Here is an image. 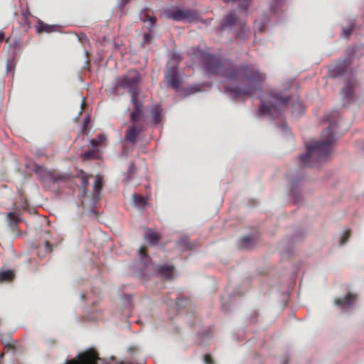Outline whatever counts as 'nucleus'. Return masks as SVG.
<instances>
[{"label":"nucleus","instance_id":"1","mask_svg":"<svg viewBox=\"0 0 364 364\" xmlns=\"http://www.w3.org/2000/svg\"><path fill=\"white\" fill-rule=\"evenodd\" d=\"M206 71L211 75H221L230 80L244 81L248 84L243 87L228 88L235 97H252L255 92L262 90V86L266 80V75L262 73L252 65L243 64L233 65L230 61H223L214 55L204 54L199 51Z\"/></svg>","mask_w":364,"mask_h":364},{"label":"nucleus","instance_id":"2","mask_svg":"<svg viewBox=\"0 0 364 364\" xmlns=\"http://www.w3.org/2000/svg\"><path fill=\"white\" fill-rule=\"evenodd\" d=\"M336 123L330 122L328 127L322 132L321 141H314L306 145V154L300 156V161L304 166H314L328 158L336 141Z\"/></svg>","mask_w":364,"mask_h":364},{"label":"nucleus","instance_id":"3","mask_svg":"<svg viewBox=\"0 0 364 364\" xmlns=\"http://www.w3.org/2000/svg\"><path fill=\"white\" fill-rule=\"evenodd\" d=\"M289 98L281 96L278 93H270L267 100H262L259 111L261 115L268 114L272 119L280 115L282 111L286 107Z\"/></svg>","mask_w":364,"mask_h":364},{"label":"nucleus","instance_id":"4","mask_svg":"<svg viewBox=\"0 0 364 364\" xmlns=\"http://www.w3.org/2000/svg\"><path fill=\"white\" fill-rule=\"evenodd\" d=\"M141 77L136 70H129L123 76L117 78L116 86L124 89H127L132 97H138L139 90L138 84L141 81Z\"/></svg>","mask_w":364,"mask_h":364},{"label":"nucleus","instance_id":"5","mask_svg":"<svg viewBox=\"0 0 364 364\" xmlns=\"http://www.w3.org/2000/svg\"><path fill=\"white\" fill-rule=\"evenodd\" d=\"M167 18L176 21H194L198 18V13L191 9H181L178 7H173L164 11Z\"/></svg>","mask_w":364,"mask_h":364},{"label":"nucleus","instance_id":"6","mask_svg":"<svg viewBox=\"0 0 364 364\" xmlns=\"http://www.w3.org/2000/svg\"><path fill=\"white\" fill-rule=\"evenodd\" d=\"M131 102L133 105V109L129 114L132 124H145L146 117L144 114V105L139 101L138 97H132Z\"/></svg>","mask_w":364,"mask_h":364},{"label":"nucleus","instance_id":"7","mask_svg":"<svg viewBox=\"0 0 364 364\" xmlns=\"http://www.w3.org/2000/svg\"><path fill=\"white\" fill-rule=\"evenodd\" d=\"M165 80L168 86L173 87L176 90L179 89L181 81L178 75V68L176 65L167 68L165 72Z\"/></svg>","mask_w":364,"mask_h":364},{"label":"nucleus","instance_id":"8","mask_svg":"<svg viewBox=\"0 0 364 364\" xmlns=\"http://www.w3.org/2000/svg\"><path fill=\"white\" fill-rule=\"evenodd\" d=\"M145 130V124H132L131 125L128 126L125 132V140L132 144H135L139 134L144 132Z\"/></svg>","mask_w":364,"mask_h":364},{"label":"nucleus","instance_id":"9","mask_svg":"<svg viewBox=\"0 0 364 364\" xmlns=\"http://www.w3.org/2000/svg\"><path fill=\"white\" fill-rule=\"evenodd\" d=\"M355 85V80L352 78L346 82L345 87L342 89L341 92L345 105L349 104L353 100V92Z\"/></svg>","mask_w":364,"mask_h":364},{"label":"nucleus","instance_id":"10","mask_svg":"<svg viewBox=\"0 0 364 364\" xmlns=\"http://www.w3.org/2000/svg\"><path fill=\"white\" fill-rule=\"evenodd\" d=\"M355 299V294H348L343 299H336L335 300V304L343 309H347L353 305Z\"/></svg>","mask_w":364,"mask_h":364},{"label":"nucleus","instance_id":"11","mask_svg":"<svg viewBox=\"0 0 364 364\" xmlns=\"http://www.w3.org/2000/svg\"><path fill=\"white\" fill-rule=\"evenodd\" d=\"M144 240H146L150 245L155 246L161 240V235L155 230L147 228L144 234Z\"/></svg>","mask_w":364,"mask_h":364},{"label":"nucleus","instance_id":"12","mask_svg":"<svg viewBox=\"0 0 364 364\" xmlns=\"http://www.w3.org/2000/svg\"><path fill=\"white\" fill-rule=\"evenodd\" d=\"M346 61L339 62L336 65L331 67L329 70V75L331 77H336L343 75L348 68Z\"/></svg>","mask_w":364,"mask_h":364},{"label":"nucleus","instance_id":"13","mask_svg":"<svg viewBox=\"0 0 364 364\" xmlns=\"http://www.w3.org/2000/svg\"><path fill=\"white\" fill-rule=\"evenodd\" d=\"M238 18L234 12H231L225 16L220 24V30L228 27H232L237 24Z\"/></svg>","mask_w":364,"mask_h":364},{"label":"nucleus","instance_id":"14","mask_svg":"<svg viewBox=\"0 0 364 364\" xmlns=\"http://www.w3.org/2000/svg\"><path fill=\"white\" fill-rule=\"evenodd\" d=\"M174 267L172 265L161 264L158 266V273L166 279H171L173 278Z\"/></svg>","mask_w":364,"mask_h":364},{"label":"nucleus","instance_id":"15","mask_svg":"<svg viewBox=\"0 0 364 364\" xmlns=\"http://www.w3.org/2000/svg\"><path fill=\"white\" fill-rule=\"evenodd\" d=\"M103 187L102 178L100 176H96L95 184L93 187V193L92 198L95 201H97L100 199V191H102Z\"/></svg>","mask_w":364,"mask_h":364},{"label":"nucleus","instance_id":"16","mask_svg":"<svg viewBox=\"0 0 364 364\" xmlns=\"http://www.w3.org/2000/svg\"><path fill=\"white\" fill-rule=\"evenodd\" d=\"M43 250L40 245L37 247V255L41 259L44 258L47 254L50 253L53 251V245L50 244L49 241L47 239H45L43 241Z\"/></svg>","mask_w":364,"mask_h":364},{"label":"nucleus","instance_id":"17","mask_svg":"<svg viewBox=\"0 0 364 364\" xmlns=\"http://www.w3.org/2000/svg\"><path fill=\"white\" fill-rule=\"evenodd\" d=\"M36 31L38 33H52L55 31V26L53 25H48L42 21L39 20L36 26Z\"/></svg>","mask_w":364,"mask_h":364},{"label":"nucleus","instance_id":"18","mask_svg":"<svg viewBox=\"0 0 364 364\" xmlns=\"http://www.w3.org/2000/svg\"><path fill=\"white\" fill-rule=\"evenodd\" d=\"M151 116L152 119V122L154 124H158L160 122L161 119V108L160 105H155L151 111Z\"/></svg>","mask_w":364,"mask_h":364},{"label":"nucleus","instance_id":"19","mask_svg":"<svg viewBox=\"0 0 364 364\" xmlns=\"http://www.w3.org/2000/svg\"><path fill=\"white\" fill-rule=\"evenodd\" d=\"M107 139L105 134H98L96 138L90 140V144L94 149H97L99 146L102 145Z\"/></svg>","mask_w":364,"mask_h":364},{"label":"nucleus","instance_id":"20","mask_svg":"<svg viewBox=\"0 0 364 364\" xmlns=\"http://www.w3.org/2000/svg\"><path fill=\"white\" fill-rule=\"evenodd\" d=\"M140 18L143 21L149 22V28H148L150 31H151L152 28L154 27V26L155 24L156 18L154 16H151L149 15V14L147 12L141 13Z\"/></svg>","mask_w":364,"mask_h":364},{"label":"nucleus","instance_id":"21","mask_svg":"<svg viewBox=\"0 0 364 364\" xmlns=\"http://www.w3.org/2000/svg\"><path fill=\"white\" fill-rule=\"evenodd\" d=\"M255 244L253 239L250 236L243 237L240 240V247L245 249L251 248Z\"/></svg>","mask_w":364,"mask_h":364},{"label":"nucleus","instance_id":"22","mask_svg":"<svg viewBox=\"0 0 364 364\" xmlns=\"http://www.w3.org/2000/svg\"><path fill=\"white\" fill-rule=\"evenodd\" d=\"M14 273L11 270L0 271V282H9L14 279Z\"/></svg>","mask_w":364,"mask_h":364},{"label":"nucleus","instance_id":"23","mask_svg":"<svg viewBox=\"0 0 364 364\" xmlns=\"http://www.w3.org/2000/svg\"><path fill=\"white\" fill-rule=\"evenodd\" d=\"M19 23L23 27H26L27 29L30 28V22L28 20V14L26 11H23L19 18Z\"/></svg>","mask_w":364,"mask_h":364},{"label":"nucleus","instance_id":"24","mask_svg":"<svg viewBox=\"0 0 364 364\" xmlns=\"http://www.w3.org/2000/svg\"><path fill=\"white\" fill-rule=\"evenodd\" d=\"M355 27V21H350L349 23V26L348 27L343 28L342 36L348 38L353 32V30Z\"/></svg>","mask_w":364,"mask_h":364},{"label":"nucleus","instance_id":"25","mask_svg":"<svg viewBox=\"0 0 364 364\" xmlns=\"http://www.w3.org/2000/svg\"><path fill=\"white\" fill-rule=\"evenodd\" d=\"M8 221L9 223V225L11 227L16 226L18 222L20 221V219L17 214L15 213H9L7 215Z\"/></svg>","mask_w":364,"mask_h":364},{"label":"nucleus","instance_id":"26","mask_svg":"<svg viewBox=\"0 0 364 364\" xmlns=\"http://www.w3.org/2000/svg\"><path fill=\"white\" fill-rule=\"evenodd\" d=\"M81 156L84 160L97 159V150H95V149L88 150L87 151L82 153L81 154Z\"/></svg>","mask_w":364,"mask_h":364},{"label":"nucleus","instance_id":"27","mask_svg":"<svg viewBox=\"0 0 364 364\" xmlns=\"http://www.w3.org/2000/svg\"><path fill=\"white\" fill-rule=\"evenodd\" d=\"M225 2H239V6L241 9H244L246 12L248 10L252 0H223Z\"/></svg>","mask_w":364,"mask_h":364},{"label":"nucleus","instance_id":"28","mask_svg":"<svg viewBox=\"0 0 364 364\" xmlns=\"http://www.w3.org/2000/svg\"><path fill=\"white\" fill-rule=\"evenodd\" d=\"M294 109L292 110V114L294 116L298 117L300 116L304 112V107L301 102H296L293 105Z\"/></svg>","mask_w":364,"mask_h":364},{"label":"nucleus","instance_id":"29","mask_svg":"<svg viewBox=\"0 0 364 364\" xmlns=\"http://www.w3.org/2000/svg\"><path fill=\"white\" fill-rule=\"evenodd\" d=\"M4 349H6L7 351L14 350L17 346V341L14 339H9L6 341V342H4Z\"/></svg>","mask_w":364,"mask_h":364},{"label":"nucleus","instance_id":"30","mask_svg":"<svg viewBox=\"0 0 364 364\" xmlns=\"http://www.w3.org/2000/svg\"><path fill=\"white\" fill-rule=\"evenodd\" d=\"M134 203L139 207L144 208L146 205V200L141 196L134 195L133 196Z\"/></svg>","mask_w":364,"mask_h":364},{"label":"nucleus","instance_id":"31","mask_svg":"<svg viewBox=\"0 0 364 364\" xmlns=\"http://www.w3.org/2000/svg\"><path fill=\"white\" fill-rule=\"evenodd\" d=\"M139 254L143 260H145V261L149 260V257L147 255V250H146V247H144V246L141 247L140 249L139 250Z\"/></svg>","mask_w":364,"mask_h":364},{"label":"nucleus","instance_id":"32","mask_svg":"<svg viewBox=\"0 0 364 364\" xmlns=\"http://www.w3.org/2000/svg\"><path fill=\"white\" fill-rule=\"evenodd\" d=\"M15 61L14 59H9L6 62V70L7 72L13 73L15 68Z\"/></svg>","mask_w":364,"mask_h":364},{"label":"nucleus","instance_id":"33","mask_svg":"<svg viewBox=\"0 0 364 364\" xmlns=\"http://www.w3.org/2000/svg\"><path fill=\"white\" fill-rule=\"evenodd\" d=\"M350 236V230H347L346 231H345V232L343 233V236L341 238L340 245H344L348 240Z\"/></svg>","mask_w":364,"mask_h":364},{"label":"nucleus","instance_id":"34","mask_svg":"<svg viewBox=\"0 0 364 364\" xmlns=\"http://www.w3.org/2000/svg\"><path fill=\"white\" fill-rule=\"evenodd\" d=\"M152 40V36L150 33H144V41L143 44H149L151 43Z\"/></svg>","mask_w":364,"mask_h":364},{"label":"nucleus","instance_id":"35","mask_svg":"<svg viewBox=\"0 0 364 364\" xmlns=\"http://www.w3.org/2000/svg\"><path fill=\"white\" fill-rule=\"evenodd\" d=\"M264 24H262L259 21H257L255 22V28L259 31H263L264 30Z\"/></svg>","mask_w":364,"mask_h":364},{"label":"nucleus","instance_id":"36","mask_svg":"<svg viewBox=\"0 0 364 364\" xmlns=\"http://www.w3.org/2000/svg\"><path fill=\"white\" fill-rule=\"evenodd\" d=\"M136 172V167L134 164H131L129 166V169L127 171V174L129 175V177H131V176Z\"/></svg>","mask_w":364,"mask_h":364},{"label":"nucleus","instance_id":"37","mask_svg":"<svg viewBox=\"0 0 364 364\" xmlns=\"http://www.w3.org/2000/svg\"><path fill=\"white\" fill-rule=\"evenodd\" d=\"M204 362L206 364H214V361H213L211 355L209 354H205L204 355Z\"/></svg>","mask_w":364,"mask_h":364},{"label":"nucleus","instance_id":"38","mask_svg":"<svg viewBox=\"0 0 364 364\" xmlns=\"http://www.w3.org/2000/svg\"><path fill=\"white\" fill-rule=\"evenodd\" d=\"M81 185L84 188H87L88 187L89 181H88L87 177H86V176L82 177Z\"/></svg>","mask_w":364,"mask_h":364},{"label":"nucleus","instance_id":"39","mask_svg":"<svg viewBox=\"0 0 364 364\" xmlns=\"http://www.w3.org/2000/svg\"><path fill=\"white\" fill-rule=\"evenodd\" d=\"M4 39V33L0 31V42H2Z\"/></svg>","mask_w":364,"mask_h":364},{"label":"nucleus","instance_id":"40","mask_svg":"<svg viewBox=\"0 0 364 364\" xmlns=\"http://www.w3.org/2000/svg\"><path fill=\"white\" fill-rule=\"evenodd\" d=\"M129 0H122V6L126 5L129 2Z\"/></svg>","mask_w":364,"mask_h":364}]
</instances>
